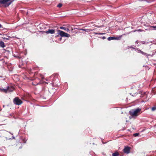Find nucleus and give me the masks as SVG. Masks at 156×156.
<instances>
[{
  "label": "nucleus",
  "mask_w": 156,
  "mask_h": 156,
  "mask_svg": "<svg viewBox=\"0 0 156 156\" xmlns=\"http://www.w3.org/2000/svg\"><path fill=\"white\" fill-rule=\"evenodd\" d=\"M3 39L4 40H9V39L8 38H7L5 37H3Z\"/></svg>",
  "instance_id": "nucleus-18"
},
{
  "label": "nucleus",
  "mask_w": 156,
  "mask_h": 156,
  "mask_svg": "<svg viewBox=\"0 0 156 156\" xmlns=\"http://www.w3.org/2000/svg\"><path fill=\"white\" fill-rule=\"evenodd\" d=\"M138 135H139V134H138V133H134V135L135 136H138Z\"/></svg>",
  "instance_id": "nucleus-17"
},
{
  "label": "nucleus",
  "mask_w": 156,
  "mask_h": 156,
  "mask_svg": "<svg viewBox=\"0 0 156 156\" xmlns=\"http://www.w3.org/2000/svg\"><path fill=\"white\" fill-rule=\"evenodd\" d=\"M14 88L13 87H9L8 88V91L12 92Z\"/></svg>",
  "instance_id": "nucleus-7"
},
{
  "label": "nucleus",
  "mask_w": 156,
  "mask_h": 156,
  "mask_svg": "<svg viewBox=\"0 0 156 156\" xmlns=\"http://www.w3.org/2000/svg\"><path fill=\"white\" fill-rule=\"evenodd\" d=\"M119 154L117 153H114L112 154V156H118Z\"/></svg>",
  "instance_id": "nucleus-12"
},
{
  "label": "nucleus",
  "mask_w": 156,
  "mask_h": 156,
  "mask_svg": "<svg viewBox=\"0 0 156 156\" xmlns=\"http://www.w3.org/2000/svg\"><path fill=\"white\" fill-rule=\"evenodd\" d=\"M62 4L59 3L58 5L57 6L58 7L60 8L62 7Z\"/></svg>",
  "instance_id": "nucleus-15"
},
{
  "label": "nucleus",
  "mask_w": 156,
  "mask_h": 156,
  "mask_svg": "<svg viewBox=\"0 0 156 156\" xmlns=\"http://www.w3.org/2000/svg\"><path fill=\"white\" fill-rule=\"evenodd\" d=\"M57 31L58 32V34L61 37H70V35L60 30H57Z\"/></svg>",
  "instance_id": "nucleus-2"
},
{
  "label": "nucleus",
  "mask_w": 156,
  "mask_h": 156,
  "mask_svg": "<svg viewBox=\"0 0 156 156\" xmlns=\"http://www.w3.org/2000/svg\"><path fill=\"white\" fill-rule=\"evenodd\" d=\"M94 34H100V35H102V34H104V33H94Z\"/></svg>",
  "instance_id": "nucleus-16"
},
{
  "label": "nucleus",
  "mask_w": 156,
  "mask_h": 156,
  "mask_svg": "<svg viewBox=\"0 0 156 156\" xmlns=\"http://www.w3.org/2000/svg\"><path fill=\"white\" fill-rule=\"evenodd\" d=\"M60 28L61 29L64 30H66L67 31H69V29L63 27H60Z\"/></svg>",
  "instance_id": "nucleus-8"
},
{
  "label": "nucleus",
  "mask_w": 156,
  "mask_h": 156,
  "mask_svg": "<svg viewBox=\"0 0 156 156\" xmlns=\"http://www.w3.org/2000/svg\"><path fill=\"white\" fill-rule=\"evenodd\" d=\"M141 110V109L139 108L132 109L129 111V114L133 117H136L140 114Z\"/></svg>",
  "instance_id": "nucleus-1"
},
{
  "label": "nucleus",
  "mask_w": 156,
  "mask_h": 156,
  "mask_svg": "<svg viewBox=\"0 0 156 156\" xmlns=\"http://www.w3.org/2000/svg\"><path fill=\"white\" fill-rule=\"evenodd\" d=\"M140 51V52H141V53H142V54H144V52H143L142 51Z\"/></svg>",
  "instance_id": "nucleus-21"
},
{
  "label": "nucleus",
  "mask_w": 156,
  "mask_h": 156,
  "mask_svg": "<svg viewBox=\"0 0 156 156\" xmlns=\"http://www.w3.org/2000/svg\"><path fill=\"white\" fill-rule=\"evenodd\" d=\"M130 148L127 147H125L123 150L124 152L127 154L129 153L130 152Z\"/></svg>",
  "instance_id": "nucleus-6"
},
{
  "label": "nucleus",
  "mask_w": 156,
  "mask_h": 156,
  "mask_svg": "<svg viewBox=\"0 0 156 156\" xmlns=\"http://www.w3.org/2000/svg\"><path fill=\"white\" fill-rule=\"evenodd\" d=\"M0 46L2 48H4L5 47V46L4 43L3 41H1L0 42Z\"/></svg>",
  "instance_id": "nucleus-9"
},
{
  "label": "nucleus",
  "mask_w": 156,
  "mask_h": 156,
  "mask_svg": "<svg viewBox=\"0 0 156 156\" xmlns=\"http://www.w3.org/2000/svg\"><path fill=\"white\" fill-rule=\"evenodd\" d=\"M58 35H56V36H55V37H58Z\"/></svg>",
  "instance_id": "nucleus-24"
},
{
  "label": "nucleus",
  "mask_w": 156,
  "mask_h": 156,
  "mask_svg": "<svg viewBox=\"0 0 156 156\" xmlns=\"http://www.w3.org/2000/svg\"><path fill=\"white\" fill-rule=\"evenodd\" d=\"M2 28V25L0 24V28Z\"/></svg>",
  "instance_id": "nucleus-22"
},
{
  "label": "nucleus",
  "mask_w": 156,
  "mask_h": 156,
  "mask_svg": "<svg viewBox=\"0 0 156 156\" xmlns=\"http://www.w3.org/2000/svg\"><path fill=\"white\" fill-rule=\"evenodd\" d=\"M93 30V29H86L84 30V31L87 32H89L92 31Z\"/></svg>",
  "instance_id": "nucleus-11"
},
{
  "label": "nucleus",
  "mask_w": 156,
  "mask_h": 156,
  "mask_svg": "<svg viewBox=\"0 0 156 156\" xmlns=\"http://www.w3.org/2000/svg\"><path fill=\"white\" fill-rule=\"evenodd\" d=\"M0 90L5 93H7L8 92L7 89H0Z\"/></svg>",
  "instance_id": "nucleus-10"
},
{
  "label": "nucleus",
  "mask_w": 156,
  "mask_h": 156,
  "mask_svg": "<svg viewBox=\"0 0 156 156\" xmlns=\"http://www.w3.org/2000/svg\"><path fill=\"white\" fill-rule=\"evenodd\" d=\"M11 0H0V3L4 4L5 7L9 6L12 3Z\"/></svg>",
  "instance_id": "nucleus-3"
},
{
  "label": "nucleus",
  "mask_w": 156,
  "mask_h": 156,
  "mask_svg": "<svg viewBox=\"0 0 156 156\" xmlns=\"http://www.w3.org/2000/svg\"><path fill=\"white\" fill-rule=\"evenodd\" d=\"M14 103L18 105H21L22 103V101L18 98H16L14 100Z\"/></svg>",
  "instance_id": "nucleus-4"
},
{
  "label": "nucleus",
  "mask_w": 156,
  "mask_h": 156,
  "mask_svg": "<svg viewBox=\"0 0 156 156\" xmlns=\"http://www.w3.org/2000/svg\"><path fill=\"white\" fill-rule=\"evenodd\" d=\"M114 37H110L108 38V40L109 41H110L111 40L114 39Z\"/></svg>",
  "instance_id": "nucleus-13"
},
{
  "label": "nucleus",
  "mask_w": 156,
  "mask_h": 156,
  "mask_svg": "<svg viewBox=\"0 0 156 156\" xmlns=\"http://www.w3.org/2000/svg\"><path fill=\"white\" fill-rule=\"evenodd\" d=\"M1 35V34H0V35Z\"/></svg>",
  "instance_id": "nucleus-26"
},
{
  "label": "nucleus",
  "mask_w": 156,
  "mask_h": 156,
  "mask_svg": "<svg viewBox=\"0 0 156 156\" xmlns=\"http://www.w3.org/2000/svg\"><path fill=\"white\" fill-rule=\"evenodd\" d=\"M85 30V29H80V30H83V31H84V30Z\"/></svg>",
  "instance_id": "nucleus-20"
},
{
  "label": "nucleus",
  "mask_w": 156,
  "mask_h": 156,
  "mask_svg": "<svg viewBox=\"0 0 156 156\" xmlns=\"http://www.w3.org/2000/svg\"><path fill=\"white\" fill-rule=\"evenodd\" d=\"M156 109V107H153L152 108L151 110L152 111H154Z\"/></svg>",
  "instance_id": "nucleus-14"
},
{
  "label": "nucleus",
  "mask_w": 156,
  "mask_h": 156,
  "mask_svg": "<svg viewBox=\"0 0 156 156\" xmlns=\"http://www.w3.org/2000/svg\"><path fill=\"white\" fill-rule=\"evenodd\" d=\"M153 27H154V28H156V27H154V26H153Z\"/></svg>",
  "instance_id": "nucleus-25"
},
{
  "label": "nucleus",
  "mask_w": 156,
  "mask_h": 156,
  "mask_svg": "<svg viewBox=\"0 0 156 156\" xmlns=\"http://www.w3.org/2000/svg\"><path fill=\"white\" fill-rule=\"evenodd\" d=\"M62 39V37L60 38L59 39V41H61Z\"/></svg>",
  "instance_id": "nucleus-23"
},
{
  "label": "nucleus",
  "mask_w": 156,
  "mask_h": 156,
  "mask_svg": "<svg viewBox=\"0 0 156 156\" xmlns=\"http://www.w3.org/2000/svg\"><path fill=\"white\" fill-rule=\"evenodd\" d=\"M119 38L118 37H115L114 38V39H116V40H118L119 39Z\"/></svg>",
  "instance_id": "nucleus-19"
},
{
  "label": "nucleus",
  "mask_w": 156,
  "mask_h": 156,
  "mask_svg": "<svg viewBox=\"0 0 156 156\" xmlns=\"http://www.w3.org/2000/svg\"><path fill=\"white\" fill-rule=\"evenodd\" d=\"M55 30L53 29H49L48 31H46L44 32L47 34H52L55 33Z\"/></svg>",
  "instance_id": "nucleus-5"
}]
</instances>
